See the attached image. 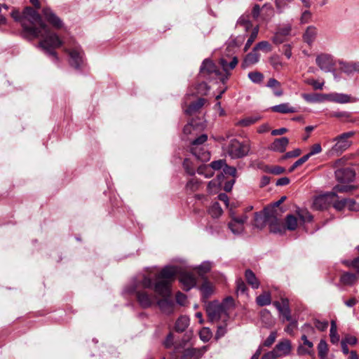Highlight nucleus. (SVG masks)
<instances>
[{
    "instance_id": "f257e3e1",
    "label": "nucleus",
    "mask_w": 359,
    "mask_h": 359,
    "mask_svg": "<svg viewBox=\"0 0 359 359\" xmlns=\"http://www.w3.org/2000/svg\"><path fill=\"white\" fill-rule=\"evenodd\" d=\"M25 18H27L31 26L26 22H22V28L25 34L34 38L41 37L39 47L50 57H53L54 62H58L60 58L55 49L62 46L63 41L59 36L52 32L47 25L43 22L40 15L32 8H28L25 12Z\"/></svg>"
},
{
    "instance_id": "f03ea898",
    "label": "nucleus",
    "mask_w": 359,
    "mask_h": 359,
    "mask_svg": "<svg viewBox=\"0 0 359 359\" xmlns=\"http://www.w3.org/2000/svg\"><path fill=\"white\" fill-rule=\"evenodd\" d=\"M177 273L176 267L166 266L155 276L154 292L162 297V299H156V304L164 313H170L172 311L173 303L168 297L170 295L171 283Z\"/></svg>"
},
{
    "instance_id": "7ed1b4c3",
    "label": "nucleus",
    "mask_w": 359,
    "mask_h": 359,
    "mask_svg": "<svg viewBox=\"0 0 359 359\" xmlns=\"http://www.w3.org/2000/svg\"><path fill=\"white\" fill-rule=\"evenodd\" d=\"M152 286L151 278L144 275L141 279L135 280L133 285L126 289V292L135 293L140 306L143 309H147L156 304L157 299L155 294L149 293L147 290L151 288Z\"/></svg>"
},
{
    "instance_id": "20e7f679",
    "label": "nucleus",
    "mask_w": 359,
    "mask_h": 359,
    "mask_svg": "<svg viewBox=\"0 0 359 359\" xmlns=\"http://www.w3.org/2000/svg\"><path fill=\"white\" fill-rule=\"evenodd\" d=\"M266 214V224L269 226L270 231L273 233H281L283 226L280 217L281 211L274 208H266L264 210Z\"/></svg>"
},
{
    "instance_id": "39448f33",
    "label": "nucleus",
    "mask_w": 359,
    "mask_h": 359,
    "mask_svg": "<svg viewBox=\"0 0 359 359\" xmlns=\"http://www.w3.org/2000/svg\"><path fill=\"white\" fill-rule=\"evenodd\" d=\"M250 146L248 142H241L236 139L230 140L226 152L233 158H239L248 154Z\"/></svg>"
},
{
    "instance_id": "423d86ee",
    "label": "nucleus",
    "mask_w": 359,
    "mask_h": 359,
    "mask_svg": "<svg viewBox=\"0 0 359 359\" xmlns=\"http://www.w3.org/2000/svg\"><path fill=\"white\" fill-rule=\"evenodd\" d=\"M355 135V132L350 131L344 133L337 136L333 140L336 142L332 148V151L337 155L342 154L347 150L352 144V141L349 139Z\"/></svg>"
},
{
    "instance_id": "0eeeda50",
    "label": "nucleus",
    "mask_w": 359,
    "mask_h": 359,
    "mask_svg": "<svg viewBox=\"0 0 359 359\" xmlns=\"http://www.w3.org/2000/svg\"><path fill=\"white\" fill-rule=\"evenodd\" d=\"M231 221L228 224L230 231L236 235L242 233L244 231V224L247 222L248 217L247 215H236V212L231 209L229 211Z\"/></svg>"
},
{
    "instance_id": "6e6552de",
    "label": "nucleus",
    "mask_w": 359,
    "mask_h": 359,
    "mask_svg": "<svg viewBox=\"0 0 359 359\" xmlns=\"http://www.w3.org/2000/svg\"><path fill=\"white\" fill-rule=\"evenodd\" d=\"M206 312L211 321H217L223 316L226 315L224 306L216 302H209L206 306Z\"/></svg>"
},
{
    "instance_id": "1a4fd4ad",
    "label": "nucleus",
    "mask_w": 359,
    "mask_h": 359,
    "mask_svg": "<svg viewBox=\"0 0 359 359\" xmlns=\"http://www.w3.org/2000/svg\"><path fill=\"white\" fill-rule=\"evenodd\" d=\"M335 198H338L337 194L334 192H329L314 198L312 208L316 210H321L327 208L329 203Z\"/></svg>"
},
{
    "instance_id": "9d476101",
    "label": "nucleus",
    "mask_w": 359,
    "mask_h": 359,
    "mask_svg": "<svg viewBox=\"0 0 359 359\" xmlns=\"http://www.w3.org/2000/svg\"><path fill=\"white\" fill-rule=\"evenodd\" d=\"M64 51L69 54L70 59L69 63L75 69H79L83 63V52L79 47H76L72 50L65 48Z\"/></svg>"
},
{
    "instance_id": "9b49d317",
    "label": "nucleus",
    "mask_w": 359,
    "mask_h": 359,
    "mask_svg": "<svg viewBox=\"0 0 359 359\" xmlns=\"http://www.w3.org/2000/svg\"><path fill=\"white\" fill-rule=\"evenodd\" d=\"M335 177L341 183H348L353 181L355 172L350 168H341L335 171Z\"/></svg>"
},
{
    "instance_id": "f8f14e48",
    "label": "nucleus",
    "mask_w": 359,
    "mask_h": 359,
    "mask_svg": "<svg viewBox=\"0 0 359 359\" xmlns=\"http://www.w3.org/2000/svg\"><path fill=\"white\" fill-rule=\"evenodd\" d=\"M316 64L323 71L330 72L334 65L331 55L327 54L319 55L316 59Z\"/></svg>"
},
{
    "instance_id": "ddd939ff",
    "label": "nucleus",
    "mask_w": 359,
    "mask_h": 359,
    "mask_svg": "<svg viewBox=\"0 0 359 359\" xmlns=\"http://www.w3.org/2000/svg\"><path fill=\"white\" fill-rule=\"evenodd\" d=\"M42 13L46 21L55 28L60 29L62 27V21L50 8H43Z\"/></svg>"
},
{
    "instance_id": "4468645a",
    "label": "nucleus",
    "mask_w": 359,
    "mask_h": 359,
    "mask_svg": "<svg viewBox=\"0 0 359 359\" xmlns=\"http://www.w3.org/2000/svg\"><path fill=\"white\" fill-rule=\"evenodd\" d=\"M273 304L278 309L280 314L283 316L284 320L287 321L292 320L290 309L289 308V302L287 299H283L281 303L279 302H274Z\"/></svg>"
},
{
    "instance_id": "2eb2a0df",
    "label": "nucleus",
    "mask_w": 359,
    "mask_h": 359,
    "mask_svg": "<svg viewBox=\"0 0 359 359\" xmlns=\"http://www.w3.org/2000/svg\"><path fill=\"white\" fill-rule=\"evenodd\" d=\"M180 281L183 285L184 290L188 291L196 285L195 276L189 272H184L180 276Z\"/></svg>"
},
{
    "instance_id": "dca6fc26",
    "label": "nucleus",
    "mask_w": 359,
    "mask_h": 359,
    "mask_svg": "<svg viewBox=\"0 0 359 359\" xmlns=\"http://www.w3.org/2000/svg\"><path fill=\"white\" fill-rule=\"evenodd\" d=\"M301 339L303 341V344L302 345H299L297 348L298 354L312 355L313 353V344L309 340H308L307 336L306 334H303Z\"/></svg>"
},
{
    "instance_id": "f3484780",
    "label": "nucleus",
    "mask_w": 359,
    "mask_h": 359,
    "mask_svg": "<svg viewBox=\"0 0 359 359\" xmlns=\"http://www.w3.org/2000/svg\"><path fill=\"white\" fill-rule=\"evenodd\" d=\"M289 143L287 137H283L276 139L269 146V149L273 151L283 153Z\"/></svg>"
},
{
    "instance_id": "a211bd4d",
    "label": "nucleus",
    "mask_w": 359,
    "mask_h": 359,
    "mask_svg": "<svg viewBox=\"0 0 359 359\" xmlns=\"http://www.w3.org/2000/svg\"><path fill=\"white\" fill-rule=\"evenodd\" d=\"M329 100L340 104L355 102V98H351L349 95L343 93H331L327 95Z\"/></svg>"
},
{
    "instance_id": "6ab92c4d",
    "label": "nucleus",
    "mask_w": 359,
    "mask_h": 359,
    "mask_svg": "<svg viewBox=\"0 0 359 359\" xmlns=\"http://www.w3.org/2000/svg\"><path fill=\"white\" fill-rule=\"evenodd\" d=\"M276 354L279 357H283L288 355L291 351V344L289 340H285L279 342L273 350Z\"/></svg>"
},
{
    "instance_id": "aec40b11",
    "label": "nucleus",
    "mask_w": 359,
    "mask_h": 359,
    "mask_svg": "<svg viewBox=\"0 0 359 359\" xmlns=\"http://www.w3.org/2000/svg\"><path fill=\"white\" fill-rule=\"evenodd\" d=\"M200 72L203 74H219V71L215 65L210 60H205L200 68Z\"/></svg>"
},
{
    "instance_id": "412c9836",
    "label": "nucleus",
    "mask_w": 359,
    "mask_h": 359,
    "mask_svg": "<svg viewBox=\"0 0 359 359\" xmlns=\"http://www.w3.org/2000/svg\"><path fill=\"white\" fill-rule=\"evenodd\" d=\"M260 55L257 53L256 50L253 48L252 52L249 53L244 58V60L242 63L243 67L245 68L247 67L253 65L257 63L259 60Z\"/></svg>"
},
{
    "instance_id": "4be33fe9",
    "label": "nucleus",
    "mask_w": 359,
    "mask_h": 359,
    "mask_svg": "<svg viewBox=\"0 0 359 359\" xmlns=\"http://www.w3.org/2000/svg\"><path fill=\"white\" fill-rule=\"evenodd\" d=\"M266 87L271 88L273 90V95L276 97H280L283 95V90L280 83L273 78L269 79Z\"/></svg>"
},
{
    "instance_id": "5701e85b",
    "label": "nucleus",
    "mask_w": 359,
    "mask_h": 359,
    "mask_svg": "<svg viewBox=\"0 0 359 359\" xmlns=\"http://www.w3.org/2000/svg\"><path fill=\"white\" fill-rule=\"evenodd\" d=\"M191 151L196 158L201 161H207L210 159V153L208 152L203 147L198 148L191 147Z\"/></svg>"
},
{
    "instance_id": "b1692460",
    "label": "nucleus",
    "mask_w": 359,
    "mask_h": 359,
    "mask_svg": "<svg viewBox=\"0 0 359 359\" xmlns=\"http://www.w3.org/2000/svg\"><path fill=\"white\" fill-rule=\"evenodd\" d=\"M266 224V214L262 212H255L252 225L257 229H262Z\"/></svg>"
},
{
    "instance_id": "393cba45",
    "label": "nucleus",
    "mask_w": 359,
    "mask_h": 359,
    "mask_svg": "<svg viewBox=\"0 0 359 359\" xmlns=\"http://www.w3.org/2000/svg\"><path fill=\"white\" fill-rule=\"evenodd\" d=\"M317 34L318 32L316 27L314 26H309L303 36L304 41L311 45L315 41Z\"/></svg>"
},
{
    "instance_id": "a878e982",
    "label": "nucleus",
    "mask_w": 359,
    "mask_h": 359,
    "mask_svg": "<svg viewBox=\"0 0 359 359\" xmlns=\"http://www.w3.org/2000/svg\"><path fill=\"white\" fill-rule=\"evenodd\" d=\"M205 100L203 98H199L196 102H191L187 109H184V112L187 114H193L194 113L198 111L205 104Z\"/></svg>"
},
{
    "instance_id": "bb28decb",
    "label": "nucleus",
    "mask_w": 359,
    "mask_h": 359,
    "mask_svg": "<svg viewBox=\"0 0 359 359\" xmlns=\"http://www.w3.org/2000/svg\"><path fill=\"white\" fill-rule=\"evenodd\" d=\"M271 109L274 112H278V113H280V114H288V113L296 112L295 108L291 107L289 103H283V104H280L278 105H275L271 107Z\"/></svg>"
},
{
    "instance_id": "cd10ccee",
    "label": "nucleus",
    "mask_w": 359,
    "mask_h": 359,
    "mask_svg": "<svg viewBox=\"0 0 359 359\" xmlns=\"http://www.w3.org/2000/svg\"><path fill=\"white\" fill-rule=\"evenodd\" d=\"M203 299L209 298L214 292V287L212 283L208 280H204L200 287Z\"/></svg>"
},
{
    "instance_id": "c85d7f7f",
    "label": "nucleus",
    "mask_w": 359,
    "mask_h": 359,
    "mask_svg": "<svg viewBox=\"0 0 359 359\" xmlns=\"http://www.w3.org/2000/svg\"><path fill=\"white\" fill-rule=\"evenodd\" d=\"M340 69L343 72L348 74L359 72V63L341 62Z\"/></svg>"
},
{
    "instance_id": "c756f323",
    "label": "nucleus",
    "mask_w": 359,
    "mask_h": 359,
    "mask_svg": "<svg viewBox=\"0 0 359 359\" xmlns=\"http://www.w3.org/2000/svg\"><path fill=\"white\" fill-rule=\"evenodd\" d=\"M189 325V318L186 316H180L176 321L175 329L177 332H184Z\"/></svg>"
},
{
    "instance_id": "7c9ffc66",
    "label": "nucleus",
    "mask_w": 359,
    "mask_h": 359,
    "mask_svg": "<svg viewBox=\"0 0 359 359\" xmlns=\"http://www.w3.org/2000/svg\"><path fill=\"white\" fill-rule=\"evenodd\" d=\"M245 276L247 282L252 286V288L257 289L259 286V282L255 274L250 269L245 271Z\"/></svg>"
},
{
    "instance_id": "2f4dec72",
    "label": "nucleus",
    "mask_w": 359,
    "mask_h": 359,
    "mask_svg": "<svg viewBox=\"0 0 359 359\" xmlns=\"http://www.w3.org/2000/svg\"><path fill=\"white\" fill-rule=\"evenodd\" d=\"M238 62V60L236 57H233L230 62H228L225 58H221L219 60V64L222 67L224 71L225 72H228L229 71L236 67Z\"/></svg>"
},
{
    "instance_id": "473e14b6",
    "label": "nucleus",
    "mask_w": 359,
    "mask_h": 359,
    "mask_svg": "<svg viewBox=\"0 0 359 359\" xmlns=\"http://www.w3.org/2000/svg\"><path fill=\"white\" fill-rule=\"evenodd\" d=\"M29 7H26L23 12H22V14H20V13L18 11V10H13L11 13V16L12 18L15 20V21H19L20 23H21V25L22 26V22L25 21L27 25H29V26L32 25V24L30 23V21L27 18H25V10L27 8H28Z\"/></svg>"
},
{
    "instance_id": "72a5a7b5",
    "label": "nucleus",
    "mask_w": 359,
    "mask_h": 359,
    "mask_svg": "<svg viewBox=\"0 0 359 359\" xmlns=\"http://www.w3.org/2000/svg\"><path fill=\"white\" fill-rule=\"evenodd\" d=\"M340 280L344 285H351L357 281L358 277L353 273H344Z\"/></svg>"
},
{
    "instance_id": "f704fd0d",
    "label": "nucleus",
    "mask_w": 359,
    "mask_h": 359,
    "mask_svg": "<svg viewBox=\"0 0 359 359\" xmlns=\"http://www.w3.org/2000/svg\"><path fill=\"white\" fill-rule=\"evenodd\" d=\"M256 302L261 306L269 305L271 302V294L269 292H263L257 297Z\"/></svg>"
},
{
    "instance_id": "c9c22d12",
    "label": "nucleus",
    "mask_w": 359,
    "mask_h": 359,
    "mask_svg": "<svg viewBox=\"0 0 359 359\" xmlns=\"http://www.w3.org/2000/svg\"><path fill=\"white\" fill-rule=\"evenodd\" d=\"M212 264L210 262H203L202 264L194 268L199 276H203L210 271Z\"/></svg>"
},
{
    "instance_id": "e433bc0d",
    "label": "nucleus",
    "mask_w": 359,
    "mask_h": 359,
    "mask_svg": "<svg viewBox=\"0 0 359 359\" xmlns=\"http://www.w3.org/2000/svg\"><path fill=\"white\" fill-rule=\"evenodd\" d=\"M318 356L320 359H325L328 353V347L326 341L321 339L318 345Z\"/></svg>"
},
{
    "instance_id": "4c0bfd02",
    "label": "nucleus",
    "mask_w": 359,
    "mask_h": 359,
    "mask_svg": "<svg viewBox=\"0 0 359 359\" xmlns=\"http://www.w3.org/2000/svg\"><path fill=\"white\" fill-rule=\"evenodd\" d=\"M208 212L212 217L217 218L222 214L223 211L219 203L215 202L210 208Z\"/></svg>"
},
{
    "instance_id": "58836bf2",
    "label": "nucleus",
    "mask_w": 359,
    "mask_h": 359,
    "mask_svg": "<svg viewBox=\"0 0 359 359\" xmlns=\"http://www.w3.org/2000/svg\"><path fill=\"white\" fill-rule=\"evenodd\" d=\"M330 341L335 344H337L339 341V335L337 333V325L334 321L331 322V327H330Z\"/></svg>"
},
{
    "instance_id": "ea45409f",
    "label": "nucleus",
    "mask_w": 359,
    "mask_h": 359,
    "mask_svg": "<svg viewBox=\"0 0 359 359\" xmlns=\"http://www.w3.org/2000/svg\"><path fill=\"white\" fill-rule=\"evenodd\" d=\"M200 182L195 178H191L188 181L186 185V189L187 191L194 192L198 190L200 187Z\"/></svg>"
},
{
    "instance_id": "a19ab883",
    "label": "nucleus",
    "mask_w": 359,
    "mask_h": 359,
    "mask_svg": "<svg viewBox=\"0 0 359 359\" xmlns=\"http://www.w3.org/2000/svg\"><path fill=\"white\" fill-rule=\"evenodd\" d=\"M297 214L303 222H309L312 220L313 217L307 210L298 209Z\"/></svg>"
},
{
    "instance_id": "79ce46f5",
    "label": "nucleus",
    "mask_w": 359,
    "mask_h": 359,
    "mask_svg": "<svg viewBox=\"0 0 359 359\" xmlns=\"http://www.w3.org/2000/svg\"><path fill=\"white\" fill-rule=\"evenodd\" d=\"M258 32H259V27L257 26V27H255L253 29V30H252V32L249 39H248V41H247V42H246V43L245 45V47H244V51L245 52H246L249 49V48L251 46L252 43L257 39V35H258Z\"/></svg>"
},
{
    "instance_id": "37998d69",
    "label": "nucleus",
    "mask_w": 359,
    "mask_h": 359,
    "mask_svg": "<svg viewBox=\"0 0 359 359\" xmlns=\"http://www.w3.org/2000/svg\"><path fill=\"white\" fill-rule=\"evenodd\" d=\"M285 224L288 230H294L297 226V219L294 216L289 215L286 217Z\"/></svg>"
},
{
    "instance_id": "c03bdc74",
    "label": "nucleus",
    "mask_w": 359,
    "mask_h": 359,
    "mask_svg": "<svg viewBox=\"0 0 359 359\" xmlns=\"http://www.w3.org/2000/svg\"><path fill=\"white\" fill-rule=\"evenodd\" d=\"M255 50L258 51L259 50H261L262 51H264L266 53H269L271 51L272 47L271 44L266 41H262L259 42L256 44V46L254 47Z\"/></svg>"
},
{
    "instance_id": "a18cd8bd",
    "label": "nucleus",
    "mask_w": 359,
    "mask_h": 359,
    "mask_svg": "<svg viewBox=\"0 0 359 359\" xmlns=\"http://www.w3.org/2000/svg\"><path fill=\"white\" fill-rule=\"evenodd\" d=\"M248 78L255 83H260L264 79V75L259 72H252L248 74Z\"/></svg>"
},
{
    "instance_id": "49530a36",
    "label": "nucleus",
    "mask_w": 359,
    "mask_h": 359,
    "mask_svg": "<svg viewBox=\"0 0 359 359\" xmlns=\"http://www.w3.org/2000/svg\"><path fill=\"white\" fill-rule=\"evenodd\" d=\"M238 25L243 26L245 31H248L252 27V23L248 19V15H242L239 18L237 22Z\"/></svg>"
},
{
    "instance_id": "de8ad7c7",
    "label": "nucleus",
    "mask_w": 359,
    "mask_h": 359,
    "mask_svg": "<svg viewBox=\"0 0 359 359\" xmlns=\"http://www.w3.org/2000/svg\"><path fill=\"white\" fill-rule=\"evenodd\" d=\"M355 189L352 185H337L333 188V192L337 193H347Z\"/></svg>"
},
{
    "instance_id": "09e8293b",
    "label": "nucleus",
    "mask_w": 359,
    "mask_h": 359,
    "mask_svg": "<svg viewBox=\"0 0 359 359\" xmlns=\"http://www.w3.org/2000/svg\"><path fill=\"white\" fill-rule=\"evenodd\" d=\"M292 0H275L276 8L278 13H282Z\"/></svg>"
},
{
    "instance_id": "8fccbe9b",
    "label": "nucleus",
    "mask_w": 359,
    "mask_h": 359,
    "mask_svg": "<svg viewBox=\"0 0 359 359\" xmlns=\"http://www.w3.org/2000/svg\"><path fill=\"white\" fill-rule=\"evenodd\" d=\"M258 118L255 117H248L239 121L236 125L240 126H249L257 121Z\"/></svg>"
},
{
    "instance_id": "3c124183",
    "label": "nucleus",
    "mask_w": 359,
    "mask_h": 359,
    "mask_svg": "<svg viewBox=\"0 0 359 359\" xmlns=\"http://www.w3.org/2000/svg\"><path fill=\"white\" fill-rule=\"evenodd\" d=\"M333 207L338 211H341L346 207L347 198H343L341 200L332 201Z\"/></svg>"
},
{
    "instance_id": "603ef678",
    "label": "nucleus",
    "mask_w": 359,
    "mask_h": 359,
    "mask_svg": "<svg viewBox=\"0 0 359 359\" xmlns=\"http://www.w3.org/2000/svg\"><path fill=\"white\" fill-rule=\"evenodd\" d=\"M207 140H208L207 135L203 134L192 142L191 147H196L198 148L200 147H202V144L203 143H205L207 141Z\"/></svg>"
},
{
    "instance_id": "864d4df0",
    "label": "nucleus",
    "mask_w": 359,
    "mask_h": 359,
    "mask_svg": "<svg viewBox=\"0 0 359 359\" xmlns=\"http://www.w3.org/2000/svg\"><path fill=\"white\" fill-rule=\"evenodd\" d=\"M291 32V25L290 24L283 25V26L278 27L277 32L278 34L282 35L283 36H288Z\"/></svg>"
},
{
    "instance_id": "5fc2aeb1",
    "label": "nucleus",
    "mask_w": 359,
    "mask_h": 359,
    "mask_svg": "<svg viewBox=\"0 0 359 359\" xmlns=\"http://www.w3.org/2000/svg\"><path fill=\"white\" fill-rule=\"evenodd\" d=\"M270 63L276 70H279L281 69L283 64L278 56H272L270 58Z\"/></svg>"
},
{
    "instance_id": "6e6d98bb",
    "label": "nucleus",
    "mask_w": 359,
    "mask_h": 359,
    "mask_svg": "<svg viewBox=\"0 0 359 359\" xmlns=\"http://www.w3.org/2000/svg\"><path fill=\"white\" fill-rule=\"evenodd\" d=\"M309 157L306 154L299 158L297 161L294 163V164L291 166L289 171L292 172L296 169L297 167L300 166L303 163H304L306 161L309 160Z\"/></svg>"
},
{
    "instance_id": "4d7b16f0",
    "label": "nucleus",
    "mask_w": 359,
    "mask_h": 359,
    "mask_svg": "<svg viewBox=\"0 0 359 359\" xmlns=\"http://www.w3.org/2000/svg\"><path fill=\"white\" fill-rule=\"evenodd\" d=\"M321 151H322L321 145L319 143H317V144H313L311 147L309 153H308L306 155L309 156V157L310 158L311 156L318 154L320 153Z\"/></svg>"
},
{
    "instance_id": "13d9d810",
    "label": "nucleus",
    "mask_w": 359,
    "mask_h": 359,
    "mask_svg": "<svg viewBox=\"0 0 359 359\" xmlns=\"http://www.w3.org/2000/svg\"><path fill=\"white\" fill-rule=\"evenodd\" d=\"M225 161L224 160H219V161H212L210 164V167L215 170H219L221 168H222L224 166H225Z\"/></svg>"
},
{
    "instance_id": "bf43d9fd",
    "label": "nucleus",
    "mask_w": 359,
    "mask_h": 359,
    "mask_svg": "<svg viewBox=\"0 0 359 359\" xmlns=\"http://www.w3.org/2000/svg\"><path fill=\"white\" fill-rule=\"evenodd\" d=\"M346 207L349 210L352 211H358L359 210V205L356 203V202L351 198H347Z\"/></svg>"
},
{
    "instance_id": "052dcab7",
    "label": "nucleus",
    "mask_w": 359,
    "mask_h": 359,
    "mask_svg": "<svg viewBox=\"0 0 359 359\" xmlns=\"http://www.w3.org/2000/svg\"><path fill=\"white\" fill-rule=\"evenodd\" d=\"M304 334L311 336L315 334V329L309 324H305L302 328Z\"/></svg>"
},
{
    "instance_id": "680f3d73",
    "label": "nucleus",
    "mask_w": 359,
    "mask_h": 359,
    "mask_svg": "<svg viewBox=\"0 0 359 359\" xmlns=\"http://www.w3.org/2000/svg\"><path fill=\"white\" fill-rule=\"evenodd\" d=\"M236 285H237V292L238 293L243 294L245 292L246 285H245V283L241 279H239L237 280Z\"/></svg>"
},
{
    "instance_id": "e2e57ef3",
    "label": "nucleus",
    "mask_w": 359,
    "mask_h": 359,
    "mask_svg": "<svg viewBox=\"0 0 359 359\" xmlns=\"http://www.w3.org/2000/svg\"><path fill=\"white\" fill-rule=\"evenodd\" d=\"M342 341H346V344L355 345L356 344L358 340L357 338L354 336L346 335L343 339Z\"/></svg>"
},
{
    "instance_id": "0e129e2a",
    "label": "nucleus",
    "mask_w": 359,
    "mask_h": 359,
    "mask_svg": "<svg viewBox=\"0 0 359 359\" xmlns=\"http://www.w3.org/2000/svg\"><path fill=\"white\" fill-rule=\"evenodd\" d=\"M200 338L203 341H208L210 338V334L208 329L204 328L200 332Z\"/></svg>"
},
{
    "instance_id": "69168bd1",
    "label": "nucleus",
    "mask_w": 359,
    "mask_h": 359,
    "mask_svg": "<svg viewBox=\"0 0 359 359\" xmlns=\"http://www.w3.org/2000/svg\"><path fill=\"white\" fill-rule=\"evenodd\" d=\"M315 326L318 330L320 331H324L327 328L328 323L327 321L321 322L320 320H316Z\"/></svg>"
},
{
    "instance_id": "338daca9",
    "label": "nucleus",
    "mask_w": 359,
    "mask_h": 359,
    "mask_svg": "<svg viewBox=\"0 0 359 359\" xmlns=\"http://www.w3.org/2000/svg\"><path fill=\"white\" fill-rule=\"evenodd\" d=\"M218 186H219V183H218L217 180H211L208 184V190L210 192L216 191Z\"/></svg>"
},
{
    "instance_id": "774afa93",
    "label": "nucleus",
    "mask_w": 359,
    "mask_h": 359,
    "mask_svg": "<svg viewBox=\"0 0 359 359\" xmlns=\"http://www.w3.org/2000/svg\"><path fill=\"white\" fill-rule=\"evenodd\" d=\"M209 90L208 84L205 82H202L198 85V93L200 94H206Z\"/></svg>"
}]
</instances>
